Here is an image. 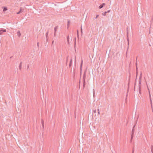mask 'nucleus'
Here are the masks:
<instances>
[{
    "label": "nucleus",
    "mask_w": 153,
    "mask_h": 153,
    "mask_svg": "<svg viewBox=\"0 0 153 153\" xmlns=\"http://www.w3.org/2000/svg\"><path fill=\"white\" fill-rule=\"evenodd\" d=\"M129 82H128V85H129Z\"/></svg>",
    "instance_id": "44"
},
{
    "label": "nucleus",
    "mask_w": 153,
    "mask_h": 153,
    "mask_svg": "<svg viewBox=\"0 0 153 153\" xmlns=\"http://www.w3.org/2000/svg\"><path fill=\"white\" fill-rule=\"evenodd\" d=\"M22 62H21L19 66V69L20 70H21L22 68Z\"/></svg>",
    "instance_id": "11"
},
{
    "label": "nucleus",
    "mask_w": 153,
    "mask_h": 153,
    "mask_svg": "<svg viewBox=\"0 0 153 153\" xmlns=\"http://www.w3.org/2000/svg\"><path fill=\"white\" fill-rule=\"evenodd\" d=\"M134 148H133L132 150V153H134Z\"/></svg>",
    "instance_id": "28"
},
{
    "label": "nucleus",
    "mask_w": 153,
    "mask_h": 153,
    "mask_svg": "<svg viewBox=\"0 0 153 153\" xmlns=\"http://www.w3.org/2000/svg\"><path fill=\"white\" fill-rule=\"evenodd\" d=\"M57 28H58L57 26H56L54 27V37H55L56 36V32Z\"/></svg>",
    "instance_id": "6"
},
{
    "label": "nucleus",
    "mask_w": 153,
    "mask_h": 153,
    "mask_svg": "<svg viewBox=\"0 0 153 153\" xmlns=\"http://www.w3.org/2000/svg\"><path fill=\"white\" fill-rule=\"evenodd\" d=\"M128 30L127 28V41H128V46L129 45V39L128 38Z\"/></svg>",
    "instance_id": "3"
},
{
    "label": "nucleus",
    "mask_w": 153,
    "mask_h": 153,
    "mask_svg": "<svg viewBox=\"0 0 153 153\" xmlns=\"http://www.w3.org/2000/svg\"><path fill=\"white\" fill-rule=\"evenodd\" d=\"M110 11H111V10H108L107 11H106L107 13H109L110 12Z\"/></svg>",
    "instance_id": "29"
},
{
    "label": "nucleus",
    "mask_w": 153,
    "mask_h": 153,
    "mask_svg": "<svg viewBox=\"0 0 153 153\" xmlns=\"http://www.w3.org/2000/svg\"><path fill=\"white\" fill-rule=\"evenodd\" d=\"M108 1H109V0H108Z\"/></svg>",
    "instance_id": "46"
},
{
    "label": "nucleus",
    "mask_w": 153,
    "mask_h": 153,
    "mask_svg": "<svg viewBox=\"0 0 153 153\" xmlns=\"http://www.w3.org/2000/svg\"><path fill=\"white\" fill-rule=\"evenodd\" d=\"M97 110L98 111V114H100V109H99V107H98Z\"/></svg>",
    "instance_id": "20"
},
{
    "label": "nucleus",
    "mask_w": 153,
    "mask_h": 153,
    "mask_svg": "<svg viewBox=\"0 0 153 153\" xmlns=\"http://www.w3.org/2000/svg\"><path fill=\"white\" fill-rule=\"evenodd\" d=\"M93 111L94 113H96V110H94Z\"/></svg>",
    "instance_id": "34"
},
{
    "label": "nucleus",
    "mask_w": 153,
    "mask_h": 153,
    "mask_svg": "<svg viewBox=\"0 0 153 153\" xmlns=\"http://www.w3.org/2000/svg\"><path fill=\"white\" fill-rule=\"evenodd\" d=\"M149 98H150V101L151 103V105H152V99H151V94H150V91H149Z\"/></svg>",
    "instance_id": "12"
},
{
    "label": "nucleus",
    "mask_w": 153,
    "mask_h": 153,
    "mask_svg": "<svg viewBox=\"0 0 153 153\" xmlns=\"http://www.w3.org/2000/svg\"><path fill=\"white\" fill-rule=\"evenodd\" d=\"M41 123H42V128H44V120L42 119L41 120Z\"/></svg>",
    "instance_id": "10"
},
{
    "label": "nucleus",
    "mask_w": 153,
    "mask_h": 153,
    "mask_svg": "<svg viewBox=\"0 0 153 153\" xmlns=\"http://www.w3.org/2000/svg\"><path fill=\"white\" fill-rule=\"evenodd\" d=\"M68 56L67 58V59H66V64L67 63V61H68Z\"/></svg>",
    "instance_id": "36"
},
{
    "label": "nucleus",
    "mask_w": 153,
    "mask_h": 153,
    "mask_svg": "<svg viewBox=\"0 0 153 153\" xmlns=\"http://www.w3.org/2000/svg\"><path fill=\"white\" fill-rule=\"evenodd\" d=\"M86 76V71H85L84 72L83 76V88H84L85 85V79Z\"/></svg>",
    "instance_id": "2"
},
{
    "label": "nucleus",
    "mask_w": 153,
    "mask_h": 153,
    "mask_svg": "<svg viewBox=\"0 0 153 153\" xmlns=\"http://www.w3.org/2000/svg\"><path fill=\"white\" fill-rule=\"evenodd\" d=\"M136 61H137V58H136Z\"/></svg>",
    "instance_id": "43"
},
{
    "label": "nucleus",
    "mask_w": 153,
    "mask_h": 153,
    "mask_svg": "<svg viewBox=\"0 0 153 153\" xmlns=\"http://www.w3.org/2000/svg\"><path fill=\"white\" fill-rule=\"evenodd\" d=\"M80 80L79 81V84L80 85Z\"/></svg>",
    "instance_id": "42"
},
{
    "label": "nucleus",
    "mask_w": 153,
    "mask_h": 153,
    "mask_svg": "<svg viewBox=\"0 0 153 153\" xmlns=\"http://www.w3.org/2000/svg\"><path fill=\"white\" fill-rule=\"evenodd\" d=\"M6 32V30L5 29H1L0 30V35H1L4 32Z\"/></svg>",
    "instance_id": "4"
},
{
    "label": "nucleus",
    "mask_w": 153,
    "mask_h": 153,
    "mask_svg": "<svg viewBox=\"0 0 153 153\" xmlns=\"http://www.w3.org/2000/svg\"><path fill=\"white\" fill-rule=\"evenodd\" d=\"M79 34V31H78V30H77V34Z\"/></svg>",
    "instance_id": "37"
},
{
    "label": "nucleus",
    "mask_w": 153,
    "mask_h": 153,
    "mask_svg": "<svg viewBox=\"0 0 153 153\" xmlns=\"http://www.w3.org/2000/svg\"><path fill=\"white\" fill-rule=\"evenodd\" d=\"M7 10V7H4L3 9V12H4L6 10Z\"/></svg>",
    "instance_id": "14"
},
{
    "label": "nucleus",
    "mask_w": 153,
    "mask_h": 153,
    "mask_svg": "<svg viewBox=\"0 0 153 153\" xmlns=\"http://www.w3.org/2000/svg\"><path fill=\"white\" fill-rule=\"evenodd\" d=\"M135 126L134 125L133 127V129L132 130L131 134H134V128L135 127Z\"/></svg>",
    "instance_id": "15"
},
{
    "label": "nucleus",
    "mask_w": 153,
    "mask_h": 153,
    "mask_svg": "<svg viewBox=\"0 0 153 153\" xmlns=\"http://www.w3.org/2000/svg\"><path fill=\"white\" fill-rule=\"evenodd\" d=\"M132 140V139H131V138L130 141H131V142Z\"/></svg>",
    "instance_id": "39"
},
{
    "label": "nucleus",
    "mask_w": 153,
    "mask_h": 153,
    "mask_svg": "<svg viewBox=\"0 0 153 153\" xmlns=\"http://www.w3.org/2000/svg\"><path fill=\"white\" fill-rule=\"evenodd\" d=\"M128 89H129V87H128Z\"/></svg>",
    "instance_id": "45"
},
{
    "label": "nucleus",
    "mask_w": 153,
    "mask_h": 153,
    "mask_svg": "<svg viewBox=\"0 0 153 153\" xmlns=\"http://www.w3.org/2000/svg\"><path fill=\"white\" fill-rule=\"evenodd\" d=\"M48 31L47 33H46V38L48 37Z\"/></svg>",
    "instance_id": "18"
},
{
    "label": "nucleus",
    "mask_w": 153,
    "mask_h": 153,
    "mask_svg": "<svg viewBox=\"0 0 153 153\" xmlns=\"http://www.w3.org/2000/svg\"><path fill=\"white\" fill-rule=\"evenodd\" d=\"M24 9H22V7H20L19 11L17 13V14H19L23 11Z\"/></svg>",
    "instance_id": "7"
},
{
    "label": "nucleus",
    "mask_w": 153,
    "mask_h": 153,
    "mask_svg": "<svg viewBox=\"0 0 153 153\" xmlns=\"http://www.w3.org/2000/svg\"><path fill=\"white\" fill-rule=\"evenodd\" d=\"M76 44V38L75 37L74 38V44L75 48V47Z\"/></svg>",
    "instance_id": "21"
},
{
    "label": "nucleus",
    "mask_w": 153,
    "mask_h": 153,
    "mask_svg": "<svg viewBox=\"0 0 153 153\" xmlns=\"http://www.w3.org/2000/svg\"><path fill=\"white\" fill-rule=\"evenodd\" d=\"M135 65H136V67H137V62H136L135 63Z\"/></svg>",
    "instance_id": "35"
},
{
    "label": "nucleus",
    "mask_w": 153,
    "mask_h": 153,
    "mask_svg": "<svg viewBox=\"0 0 153 153\" xmlns=\"http://www.w3.org/2000/svg\"><path fill=\"white\" fill-rule=\"evenodd\" d=\"M82 63H83V61H82V60L81 62L80 66V75H81L82 67Z\"/></svg>",
    "instance_id": "9"
},
{
    "label": "nucleus",
    "mask_w": 153,
    "mask_h": 153,
    "mask_svg": "<svg viewBox=\"0 0 153 153\" xmlns=\"http://www.w3.org/2000/svg\"><path fill=\"white\" fill-rule=\"evenodd\" d=\"M72 64L69 63V67H70L71 66Z\"/></svg>",
    "instance_id": "27"
},
{
    "label": "nucleus",
    "mask_w": 153,
    "mask_h": 153,
    "mask_svg": "<svg viewBox=\"0 0 153 153\" xmlns=\"http://www.w3.org/2000/svg\"><path fill=\"white\" fill-rule=\"evenodd\" d=\"M37 45L38 47H39V42H38L37 43Z\"/></svg>",
    "instance_id": "31"
},
{
    "label": "nucleus",
    "mask_w": 153,
    "mask_h": 153,
    "mask_svg": "<svg viewBox=\"0 0 153 153\" xmlns=\"http://www.w3.org/2000/svg\"><path fill=\"white\" fill-rule=\"evenodd\" d=\"M107 12L105 11L104 13H102V15L104 16H105L106 15Z\"/></svg>",
    "instance_id": "16"
},
{
    "label": "nucleus",
    "mask_w": 153,
    "mask_h": 153,
    "mask_svg": "<svg viewBox=\"0 0 153 153\" xmlns=\"http://www.w3.org/2000/svg\"><path fill=\"white\" fill-rule=\"evenodd\" d=\"M17 35L19 37H20L21 35V33L20 31H19L17 32Z\"/></svg>",
    "instance_id": "13"
},
{
    "label": "nucleus",
    "mask_w": 153,
    "mask_h": 153,
    "mask_svg": "<svg viewBox=\"0 0 153 153\" xmlns=\"http://www.w3.org/2000/svg\"><path fill=\"white\" fill-rule=\"evenodd\" d=\"M151 148H152L151 151H152V153H153V146L152 145Z\"/></svg>",
    "instance_id": "22"
},
{
    "label": "nucleus",
    "mask_w": 153,
    "mask_h": 153,
    "mask_svg": "<svg viewBox=\"0 0 153 153\" xmlns=\"http://www.w3.org/2000/svg\"><path fill=\"white\" fill-rule=\"evenodd\" d=\"M105 3H102L101 4L99 7V9H101L105 5Z\"/></svg>",
    "instance_id": "8"
},
{
    "label": "nucleus",
    "mask_w": 153,
    "mask_h": 153,
    "mask_svg": "<svg viewBox=\"0 0 153 153\" xmlns=\"http://www.w3.org/2000/svg\"><path fill=\"white\" fill-rule=\"evenodd\" d=\"M80 31H81V35H82V27H81Z\"/></svg>",
    "instance_id": "23"
},
{
    "label": "nucleus",
    "mask_w": 153,
    "mask_h": 153,
    "mask_svg": "<svg viewBox=\"0 0 153 153\" xmlns=\"http://www.w3.org/2000/svg\"><path fill=\"white\" fill-rule=\"evenodd\" d=\"M53 43H54V40H53L52 41V45H53Z\"/></svg>",
    "instance_id": "32"
},
{
    "label": "nucleus",
    "mask_w": 153,
    "mask_h": 153,
    "mask_svg": "<svg viewBox=\"0 0 153 153\" xmlns=\"http://www.w3.org/2000/svg\"><path fill=\"white\" fill-rule=\"evenodd\" d=\"M98 16H99V15H96L95 19H97Z\"/></svg>",
    "instance_id": "30"
},
{
    "label": "nucleus",
    "mask_w": 153,
    "mask_h": 153,
    "mask_svg": "<svg viewBox=\"0 0 153 153\" xmlns=\"http://www.w3.org/2000/svg\"><path fill=\"white\" fill-rule=\"evenodd\" d=\"M46 38V41H47V42L48 40V37Z\"/></svg>",
    "instance_id": "33"
},
{
    "label": "nucleus",
    "mask_w": 153,
    "mask_h": 153,
    "mask_svg": "<svg viewBox=\"0 0 153 153\" xmlns=\"http://www.w3.org/2000/svg\"><path fill=\"white\" fill-rule=\"evenodd\" d=\"M148 91H149V89L148 88Z\"/></svg>",
    "instance_id": "40"
},
{
    "label": "nucleus",
    "mask_w": 153,
    "mask_h": 153,
    "mask_svg": "<svg viewBox=\"0 0 153 153\" xmlns=\"http://www.w3.org/2000/svg\"><path fill=\"white\" fill-rule=\"evenodd\" d=\"M130 77H131V76H130V73H129V81H130Z\"/></svg>",
    "instance_id": "25"
},
{
    "label": "nucleus",
    "mask_w": 153,
    "mask_h": 153,
    "mask_svg": "<svg viewBox=\"0 0 153 153\" xmlns=\"http://www.w3.org/2000/svg\"><path fill=\"white\" fill-rule=\"evenodd\" d=\"M70 24V21H68V28L69 25Z\"/></svg>",
    "instance_id": "17"
},
{
    "label": "nucleus",
    "mask_w": 153,
    "mask_h": 153,
    "mask_svg": "<svg viewBox=\"0 0 153 153\" xmlns=\"http://www.w3.org/2000/svg\"><path fill=\"white\" fill-rule=\"evenodd\" d=\"M27 67H28V68H29V65H27Z\"/></svg>",
    "instance_id": "41"
},
{
    "label": "nucleus",
    "mask_w": 153,
    "mask_h": 153,
    "mask_svg": "<svg viewBox=\"0 0 153 153\" xmlns=\"http://www.w3.org/2000/svg\"><path fill=\"white\" fill-rule=\"evenodd\" d=\"M136 71H137V72H136V79L135 81L134 87V90H135V85H136V79H137V70H138L137 67H136Z\"/></svg>",
    "instance_id": "5"
},
{
    "label": "nucleus",
    "mask_w": 153,
    "mask_h": 153,
    "mask_svg": "<svg viewBox=\"0 0 153 153\" xmlns=\"http://www.w3.org/2000/svg\"><path fill=\"white\" fill-rule=\"evenodd\" d=\"M133 137H134V134H131V139H133Z\"/></svg>",
    "instance_id": "24"
},
{
    "label": "nucleus",
    "mask_w": 153,
    "mask_h": 153,
    "mask_svg": "<svg viewBox=\"0 0 153 153\" xmlns=\"http://www.w3.org/2000/svg\"><path fill=\"white\" fill-rule=\"evenodd\" d=\"M67 40L68 43H69V36L68 35L67 37Z\"/></svg>",
    "instance_id": "19"
},
{
    "label": "nucleus",
    "mask_w": 153,
    "mask_h": 153,
    "mask_svg": "<svg viewBox=\"0 0 153 153\" xmlns=\"http://www.w3.org/2000/svg\"><path fill=\"white\" fill-rule=\"evenodd\" d=\"M77 37H78V38H79V34H77Z\"/></svg>",
    "instance_id": "38"
},
{
    "label": "nucleus",
    "mask_w": 153,
    "mask_h": 153,
    "mask_svg": "<svg viewBox=\"0 0 153 153\" xmlns=\"http://www.w3.org/2000/svg\"><path fill=\"white\" fill-rule=\"evenodd\" d=\"M142 73L141 72L140 75V76L139 81V91L140 94H141V78H142Z\"/></svg>",
    "instance_id": "1"
},
{
    "label": "nucleus",
    "mask_w": 153,
    "mask_h": 153,
    "mask_svg": "<svg viewBox=\"0 0 153 153\" xmlns=\"http://www.w3.org/2000/svg\"><path fill=\"white\" fill-rule=\"evenodd\" d=\"M72 60L71 59V60L70 61V63L72 64Z\"/></svg>",
    "instance_id": "26"
}]
</instances>
